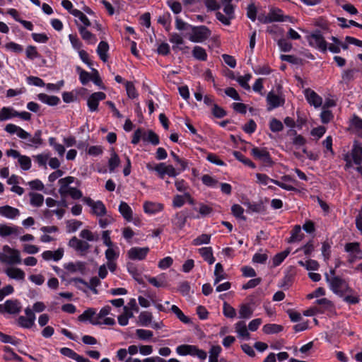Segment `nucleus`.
Returning <instances> with one entry per match:
<instances>
[{"instance_id":"1","label":"nucleus","mask_w":362,"mask_h":362,"mask_svg":"<svg viewBox=\"0 0 362 362\" xmlns=\"http://www.w3.org/2000/svg\"><path fill=\"white\" fill-rule=\"evenodd\" d=\"M325 279L333 293L340 297H343L346 293H351L353 291L349 286L346 281L339 276L329 277L328 274H325Z\"/></svg>"},{"instance_id":"2","label":"nucleus","mask_w":362,"mask_h":362,"mask_svg":"<svg viewBox=\"0 0 362 362\" xmlns=\"http://www.w3.org/2000/svg\"><path fill=\"white\" fill-rule=\"evenodd\" d=\"M176 351L181 356L190 355L197 356L202 361L205 360L207 356V354L205 351L198 349V347L194 345L182 344L178 346L176 349Z\"/></svg>"},{"instance_id":"3","label":"nucleus","mask_w":362,"mask_h":362,"mask_svg":"<svg viewBox=\"0 0 362 362\" xmlns=\"http://www.w3.org/2000/svg\"><path fill=\"white\" fill-rule=\"evenodd\" d=\"M191 34L189 36V40L193 42H202L208 39L211 32L205 25L192 26L191 27Z\"/></svg>"},{"instance_id":"4","label":"nucleus","mask_w":362,"mask_h":362,"mask_svg":"<svg viewBox=\"0 0 362 362\" xmlns=\"http://www.w3.org/2000/svg\"><path fill=\"white\" fill-rule=\"evenodd\" d=\"M307 39L310 46L317 48L323 52L327 51V43L320 30H316L307 36Z\"/></svg>"},{"instance_id":"5","label":"nucleus","mask_w":362,"mask_h":362,"mask_svg":"<svg viewBox=\"0 0 362 362\" xmlns=\"http://www.w3.org/2000/svg\"><path fill=\"white\" fill-rule=\"evenodd\" d=\"M84 203L92 209V213L97 216H103L106 215L107 209L105 204L101 201L94 202L90 197H83V199Z\"/></svg>"},{"instance_id":"6","label":"nucleus","mask_w":362,"mask_h":362,"mask_svg":"<svg viewBox=\"0 0 362 362\" xmlns=\"http://www.w3.org/2000/svg\"><path fill=\"white\" fill-rule=\"evenodd\" d=\"M21 305L18 300H7L4 304H0V313L16 315L21 312Z\"/></svg>"},{"instance_id":"7","label":"nucleus","mask_w":362,"mask_h":362,"mask_svg":"<svg viewBox=\"0 0 362 362\" xmlns=\"http://www.w3.org/2000/svg\"><path fill=\"white\" fill-rule=\"evenodd\" d=\"M251 154L255 159L261 160L267 165L271 166L274 163L269 151L264 148L255 147L251 150Z\"/></svg>"},{"instance_id":"8","label":"nucleus","mask_w":362,"mask_h":362,"mask_svg":"<svg viewBox=\"0 0 362 362\" xmlns=\"http://www.w3.org/2000/svg\"><path fill=\"white\" fill-rule=\"evenodd\" d=\"M149 252L148 247H132L127 252V256L132 260H143L146 258L147 254Z\"/></svg>"},{"instance_id":"9","label":"nucleus","mask_w":362,"mask_h":362,"mask_svg":"<svg viewBox=\"0 0 362 362\" xmlns=\"http://www.w3.org/2000/svg\"><path fill=\"white\" fill-rule=\"evenodd\" d=\"M105 98L106 95L103 92H95L91 94L87 100V105L90 111H97L99 102L105 100Z\"/></svg>"},{"instance_id":"10","label":"nucleus","mask_w":362,"mask_h":362,"mask_svg":"<svg viewBox=\"0 0 362 362\" xmlns=\"http://www.w3.org/2000/svg\"><path fill=\"white\" fill-rule=\"evenodd\" d=\"M96 314V311L93 308H88L81 315L78 317V320L81 322L89 320V322L93 325H100L102 324L100 320H98Z\"/></svg>"},{"instance_id":"11","label":"nucleus","mask_w":362,"mask_h":362,"mask_svg":"<svg viewBox=\"0 0 362 362\" xmlns=\"http://www.w3.org/2000/svg\"><path fill=\"white\" fill-rule=\"evenodd\" d=\"M188 217H191V216L187 210L179 211L172 219V223L176 228L181 230L184 228Z\"/></svg>"},{"instance_id":"12","label":"nucleus","mask_w":362,"mask_h":362,"mask_svg":"<svg viewBox=\"0 0 362 362\" xmlns=\"http://www.w3.org/2000/svg\"><path fill=\"white\" fill-rule=\"evenodd\" d=\"M305 96L308 103L315 107H319L322 104V98L319 96L314 90L307 88L304 91Z\"/></svg>"},{"instance_id":"13","label":"nucleus","mask_w":362,"mask_h":362,"mask_svg":"<svg viewBox=\"0 0 362 362\" xmlns=\"http://www.w3.org/2000/svg\"><path fill=\"white\" fill-rule=\"evenodd\" d=\"M3 251L8 254V264H18L21 263L20 252L18 250L13 249L8 245L3 247Z\"/></svg>"},{"instance_id":"14","label":"nucleus","mask_w":362,"mask_h":362,"mask_svg":"<svg viewBox=\"0 0 362 362\" xmlns=\"http://www.w3.org/2000/svg\"><path fill=\"white\" fill-rule=\"evenodd\" d=\"M5 273L10 279L18 281H23L25 276V272L17 267H8L5 269Z\"/></svg>"},{"instance_id":"15","label":"nucleus","mask_w":362,"mask_h":362,"mask_svg":"<svg viewBox=\"0 0 362 362\" xmlns=\"http://www.w3.org/2000/svg\"><path fill=\"white\" fill-rule=\"evenodd\" d=\"M69 245L77 251L85 252L88 250L90 245L88 243L73 237L69 242Z\"/></svg>"},{"instance_id":"16","label":"nucleus","mask_w":362,"mask_h":362,"mask_svg":"<svg viewBox=\"0 0 362 362\" xmlns=\"http://www.w3.org/2000/svg\"><path fill=\"white\" fill-rule=\"evenodd\" d=\"M352 158L356 165H360L362 163V145L356 141L354 142L352 152Z\"/></svg>"},{"instance_id":"17","label":"nucleus","mask_w":362,"mask_h":362,"mask_svg":"<svg viewBox=\"0 0 362 362\" xmlns=\"http://www.w3.org/2000/svg\"><path fill=\"white\" fill-rule=\"evenodd\" d=\"M20 212L18 209L13 208L8 205L0 206V215L8 218L13 219L19 215Z\"/></svg>"},{"instance_id":"18","label":"nucleus","mask_w":362,"mask_h":362,"mask_svg":"<svg viewBox=\"0 0 362 362\" xmlns=\"http://www.w3.org/2000/svg\"><path fill=\"white\" fill-rule=\"evenodd\" d=\"M63 255H64L63 249L59 248L54 252H52L50 250L45 251L42 254V257L45 260H47V261L51 260V259H53L54 261H58L62 258Z\"/></svg>"},{"instance_id":"19","label":"nucleus","mask_w":362,"mask_h":362,"mask_svg":"<svg viewBox=\"0 0 362 362\" xmlns=\"http://www.w3.org/2000/svg\"><path fill=\"white\" fill-rule=\"evenodd\" d=\"M267 101L268 103V110H272L274 108L278 107L281 105V98L277 95L269 92L267 96Z\"/></svg>"},{"instance_id":"20","label":"nucleus","mask_w":362,"mask_h":362,"mask_svg":"<svg viewBox=\"0 0 362 362\" xmlns=\"http://www.w3.org/2000/svg\"><path fill=\"white\" fill-rule=\"evenodd\" d=\"M163 209V205L160 203L146 202L144 204V210L147 214H155Z\"/></svg>"},{"instance_id":"21","label":"nucleus","mask_w":362,"mask_h":362,"mask_svg":"<svg viewBox=\"0 0 362 362\" xmlns=\"http://www.w3.org/2000/svg\"><path fill=\"white\" fill-rule=\"evenodd\" d=\"M19 228L13 226H10L6 224H0V236L6 237L11 235H18Z\"/></svg>"},{"instance_id":"22","label":"nucleus","mask_w":362,"mask_h":362,"mask_svg":"<svg viewBox=\"0 0 362 362\" xmlns=\"http://www.w3.org/2000/svg\"><path fill=\"white\" fill-rule=\"evenodd\" d=\"M109 50V45L107 42L101 41L97 48V53L100 57V59L106 62L108 59L107 52Z\"/></svg>"},{"instance_id":"23","label":"nucleus","mask_w":362,"mask_h":362,"mask_svg":"<svg viewBox=\"0 0 362 362\" xmlns=\"http://www.w3.org/2000/svg\"><path fill=\"white\" fill-rule=\"evenodd\" d=\"M119 211L126 221H131L132 220V210L126 202H121L119 206Z\"/></svg>"},{"instance_id":"24","label":"nucleus","mask_w":362,"mask_h":362,"mask_svg":"<svg viewBox=\"0 0 362 362\" xmlns=\"http://www.w3.org/2000/svg\"><path fill=\"white\" fill-rule=\"evenodd\" d=\"M199 252L203 259L209 264H212L215 262V258L213 255V250L211 247L199 248Z\"/></svg>"},{"instance_id":"25","label":"nucleus","mask_w":362,"mask_h":362,"mask_svg":"<svg viewBox=\"0 0 362 362\" xmlns=\"http://www.w3.org/2000/svg\"><path fill=\"white\" fill-rule=\"evenodd\" d=\"M79 33L81 35V37L88 42L89 44H95L97 42L96 37L92 34L90 31H88L85 27L79 26L78 27Z\"/></svg>"},{"instance_id":"26","label":"nucleus","mask_w":362,"mask_h":362,"mask_svg":"<svg viewBox=\"0 0 362 362\" xmlns=\"http://www.w3.org/2000/svg\"><path fill=\"white\" fill-rule=\"evenodd\" d=\"M37 97L42 103L52 106L57 105L60 102V99L58 97L54 95H48L45 93H40Z\"/></svg>"},{"instance_id":"27","label":"nucleus","mask_w":362,"mask_h":362,"mask_svg":"<svg viewBox=\"0 0 362 362\" xmlns=\"http://www.w3.org/2000/svg\"><path fill=\"white\" fill-rule=\"evenodd\" d=\"M315 303L320 305V307L317 308L319 310H323V313L325 311H332L334 309L333 303L325 298L317 300Z\"/></svg>"},{"instance_id":"28","label":"nucleus","mask_w":362,"mask_h":362,"mask_svg":"<svg viewBox=\"0 0 362 362\" xmlns=\"http://www.w3.org/2000/svg\"><path fill=\"white\" fill-rule=\"evenodd\" d=\"M269 14L271 18V23L286 21V19L289 18V16H284L280 9H272Z\"/></svg>"},{"instance_id":"29","label":"nucleus","mask_w":362,"mask_h":362,"mask_svg":"<svg viewBox=\"0 0 362 362\" xmlns=\"http://www.w3.org/2000/svg\"><path fill=\"white\" fill-rule=\"evenodd\" d=\"M143 141L149 142L154 146L158 145L160 142L158 136L152 130H148L147 132H144Z\"/></svg>"},{"instance_id":"30","label":"nucleus","mask_w":362,"mask_h":362,"mask_svg":"<svg viewBox=\"0 0 362 362\" xmlns=\"http://www.w3.org/2000/svg\"><path fill=\"white\" fill-rule=\"evenodd\" d=\"M303 233L301 232L300 226L296 225L291 230V235L288 240V243L299 242L303 238Z\"/></svg>"},{"instance_id":"31","label":"nucleus","mask_w":362,"mask_h":362,"mask_svg":"<svg viewBox=\"0 0 362 362\" xmlns=\"http://www.w3.org/2000/svg\"><path fill=\"white\" fill-rule=\"evenodd\" d=\"M215 279L214 284H218L221 281L226 279V274L224 273L223 266L221 263H217L215 266L214 270Z\"/></svg>"},{"instance_id":"32","label":"nucleus","mask_w":362,"mask_h":362,"mask_svg":"<svg viewBox=\"0 0 362 362\" xmlns=\"http://www.w3.org/2000/svg\"><path fill=\"white\" fill-rule=\"evenodd\" d=\"M4 351L5 352V354L3 358L6 361L16 360L20 362L23 361L22 358L14 353L12 349L9 346H4Z\"/></svg>"},{"instance_id":"33","label":"nucleus","mask_w":362,"mask_h":362,"mask_svg":"<svg viewBox=\"0 0 362 362\" xmlns=\"http://www.w3.org/2000/svg\"><path fill=\"white\" fill-rule=\"evenodd\" d=\"M262 330L267 334H276L283 330V327L276 324H267L263 327Z\"/></svg>"},{"instance_id":"34","label":"nucleus","mask_w":362,"mask_h":362,"mask_svg":"<svg viewBox=\"0 0 362 362\" xmlns=\"http://www.w3.org/2000/svg\"><path fill=\"white\" fill-rule=\"evenodd\" d=\"M29 196L30 197V204L39 207L42 205L44 202V197L41 194L35 192H30Z\"/></svg>"},{"instance_id":"35","label":"nucleus","mask_w":362,"mask_h":362,"mask_svg":"<svg viewBox=\"0 0 362 362\" xmlns=\"http://www.w3.org/2000/svg\"><path fill=\"white\" fill-rule=\"evenodd\" d=\"M193 57L201 61H206L207 59V54L206 50L199 46H195L192 50Z\"/></svg>"},{"instance_id":"36","label":"nucleus","mask_w":362,"mask_h":362,"mask_svg":"<svg viewBox=\"0 0 362 362\" xmlns=\"http://www.w3.org/2000/svg\"><path fill=\"white\" fill-rule=\"evenodd\" d=\"M170 310L177 316V317L183 323L189 324L191 322L190 319L186 315H185L182 311L177 305H172Z\"/></svg>"},{"instance_id":"37","label":"nucleus","mask_w":362,"mask_h":362,"mask_svg":"<svg viewBox=\"0 0 362 362\" xmlns=\"http://www.w3.org/2000/svg\"><path fill=\"white\" fill-rule=\"evenodd\" d=\"M35 320L30 318V317H27L25 316H20L18 318L17 323L21 327L29 329V328H31L34 325Z\"/></svg>"},{"instance_id":"38","label":"nucleus","mask_w":362,"mask_h":362,"mask_svg":"<svg viewBox=\"0 0 362 362\" xmlns=\"http://www.w3.org/2000/svg\"><path fill=\"white\" fill-rule=\"evenodd\" d=\"M119 163L120 160L118 155L115 151H113L111 153V157L108 160V167L110 172H114L115 168L119 166Z\"/></svg>"},{"instance_id":"39","label":"nucleus","mask_w":362,"mask_h":362,"mask_svg":"<svg viewBox=\"0 0 362 362\" xmlns=\"http://www.w3.org/2000/svg\"><path fill=\"white\" fill-rule=\"evenodd\" d=\"M233 154L237 160H240L244 164L250 166L252 168H256L255 164L251 160L245 157V156L240 151H233Z\"/></svg>"},{"instance_id":"40","label":"nucleus","mask_w":362,"mask_h":362,"mask_svg":"<svg viewBox=\"0 0 362 362\" xmlns=\"http://www.w3.org/2000/svg\"><path fill=\"white\" fill-rule=\"evenodd\" d=\"M223 313L225 317L228 318H234L236 316L235 309L226 301L223 305Z\"/></svg>"},{"instance_id":"41","label":"nucleus","mask_w":362,"mask_h":362,"mask_svg":"<svg viewBox=\"0 0 362 362\" xmlns=\"http://www.w3.org/2000/svg\"><path fill=\"white\" fill-rule=\"evenodd\" d=\"M124 313L118 317V322L122 326L127 325L129 322V318L133 316L132 313L128 310L127 306L124 307Z\"/></svg>"},{"instance_id":"42","label":"nucleus","mask_w":362,"mask_h":362,"mask_svg":"<svg viewBox=\"0 0 362 362\" xmlns=\"http://www.w3.org/2000/svg\"><path fill=\"white\" fill-rule=\"evenodd\" d=\"M244 205L247 206V211L250 212L259 213L261 211H263L264 209V207L262 202L250 203L248 202H245Z\"/></svg>"},{"instance_id":"43","label":"nucleus","mask_w":362,"mask_h":362,"mask_svg":"<svg viewBox=\"0 0 362 362\" xmlns=\"http://www.w3.org/2000/svg\"><path fill=\"white\" fill-rule=\"evenodd\" d=\"M152 318V314L148 311L141 312L139 315V320L143 326H148L151 323Z\"/></svg>"},{"instance_id":"44","label":"nucleus","mask_w":362,"mask_h":362,"mask_svg":"<svg viewBox=\"0 0 362 362\" xmlns=\"http://www.w3.org/2000/svg\"><path fill=\"white\" fill-rule=\"evenodd\" d=\"M221 351L220 346H212L209 351V362H218V357Z\"/></svg>"},{"instance_id":"45","label":"nucleus","mask_w":362,"mask_h":362,"mask_svg":"<svg viewBox=\"0 0 362 362\" xmlns=\"http://www.w3.org/2000/svg\"><path fill=\"white\" fill-rule=\"evenodd\" d=\"M235 330L240 337L249 338L250 334L244 322H237Z\"/></svg>"},{"instance_id":"46","label":"nucleus","mask_w":362,"mask_h":362,"mask_svg":"<svg viewBox=\"0 0 362 362\" xmlns=\"http://www.w3.org/2000/svg\"><path fill=\"white\" fill-rule=\"evenodd\" d=\"M169 41L174 44L173 49H175V47H178L184 43L182 37L176 33H173L169 35Z\"/></svg>"},{"instance_id":"47","label":"nucleus","mask_w":362,"mask_h":362,"mask_svg":"<svg viewBox=\"0 0 362 362\" xmlns=\"http://www.w3.org/2000/svg\"><path fill=\"white\" fill-rule=\"evenodd\" d=\"M239 315L240 318H250L252 315V310L247 304H242L240 307Z\"/></svg>"},{"instance_id":"48","label":"nucleus","mask_w":362,"mask_h":362,"mask_svg":"<svg viewBox=\"0 0 362 362\" xmlns=\"http://www.w3.org/2000/svg\"><path fill=\"white\" fill-rule=\"evenodd\" d=\"M344 250L350 253H361L360 243L358 242L349 243L345 245Z\"/></svg>"},{"instance_id":"49","label":"nucleus","mask_w":362,"mask_h":362,"mask_svg":"<svg viewBox=\"0 0 362 362\" xmlns=\"http://www.w3.org/2000/svg\"><path fill=\"white\" fill-rule=\"evenodd\" d=\"M13 109L12 107H4L0 110V121L7 120L13 118Z\"/></svg>"},{"instance_id":"50","label":"nucleus","mask_w":362,"mask_h":362,"mask_svg":"<svg viewBox=\"0 0 362 362\" xmlns=\"http://www.w3.org/2000/svg\"><path fill=\"white\" fill-rule=\"evenodd\" d=\"M269 128L273 132H279L283 130L284 125L280 120L272 118L269 122Z\"/></svg>"},{"instance_id":"51","label":"nucleus","mask_w":362,"mask_h":362,"mask_svg":"<svg viewBox=\"0 0 362 362\" xmlns=\"http://www.w3.org/2000/svg\"><path fill=\"white\" fill-rule=\"evenodd\" d=\"M65 268L71 272H76L77 271L82 272L84 269L85 266L83 262H80L76 263L69 262L65 266Z\"/></svg>"},{"instance_id":"52","label":"nucleus","mask_w":362,"mask_h":362,"mask_svg":"<svg viewBox=\"0 0 362 362\" xmlns=\"http://www.w3.org/2000/svg\"><path fill=\"white\" fill-rule=\"evenodd\" d=\"M232 214L238 218L243 221L246 220V217L243 216L244 209L239 204H233L231 207Z\"/></svg>"},{"instance_id":"53","label":"nucleus","mask_w":362,"mask_h":362,"mask_svg":"<svg viewBox=\"0 0 362 362\" xmlns=\"http://www.w3.org/2000/svg\"><path fill=\"white\" fill-rule=\"evenodd\" d=\"M136 334L141 340H148L153 337V332L147 329H137Z\"/></svg>"},{"instance_id":"54","label":"nucleus","mask_w":362,"mask_h":362,"mask_svg":"<svg viewBox=\"0 0 362 362\" xmlns=\"http://www.w3.org/2000/svg\"><path fill=\"white\" fill-rule=\"evenodd\" d=\"M18 161L23 170H28L31 167V160L28 156H21Z\"/></svg>"},{"instance_id":"55","label":"nucleus","mask_w":362,"mask_h":362,"mask_svg":"<svg viewBox=\"0 0 362 362\" xmlns=\"http://www.w3.org/2000/svg\"><path fill=\"white\" fill-rule=\"evenodd\" d=\"M82 226V222L77 220H69L66 221L68 232H75Z\"/></svg>"},{"instance_id":"56","label":"nucleus","mask_w":362,"mask_h":362,"mask_svg":"<svg viewBox=\"0 0 362 362\" xmlns=\"http://www.w3.org/2000/svg\"><path fill=\"white\" fill-rule=\"evenodd\" d=\"M211 235L208 234H202L194 239L192 244L194 245H200L202 244H208L210 243Z\"/></svg>"},{"instance_id":"57","label":"nucleus","mask_w":362,"mask_h":362,"mask_svg":"<svg viewBox=\"0 0 362 362\" xmlns=\"http://www.w3.org/2000/svg\"><path fill=\"white\" fill-rule=\"evenodd\" d=\"M74 281L83 284L86 286H96L97 287L98 286H99L100 284V279L98 277H96V276L92 277L90 279L89 283H87L83 279H80V278L75 279Z\"/></svg>"},{"instance_id":"58","label":"nucleus","mask_w":362,"mask_h":362,"mask_svg":"<svg viewBox=\"0 0 362 362\" xmlns=\"http://www.w3.org/2000/svg\"><path fill=\"white\" fill-rule=\"evenodd\" d=\"M127 93L130 98H136L138 96L136 90L133 83L127 81L125 83Z\"/></svg>"},{"instance_id":"59","label":"nucleus","mask_w":362,"mask_h":362,"mask_svg":"<svg viewBox=\"0 0 362 362\" xmlns=\"http://www.w3.org/2000/svg\"><path fill=\"white\" fill-rule=\"evenodd\" d=\"M167 4L170 8L172 11L175 14H178L182 11V5L178 1H175L174 0H168Z\"/></svg>"},{"instance_id":"60","label":"nucleus","mask_w":362,"mask_h":362,"mask_svg":"<svg viewBox=\"0 0 362 362\" xmlns=\"http://www.w3.org/2000/svg\"><path fill=\"white\" fill-rule=\"evenodd\" d=\"M251 78V75L250 74H245V76H240L237 78V81L239 84L245 89L250 90V86L248 84V81Z\"/></svg>"},{"instance_id":"61","label":"nucleus","mask_w":362,"mask_h":362,"mask_svg":"<svg viewBox=\"0 0 362 362\" xmlns=\"http://www.w3.org/2000/svg\"><path fill=\"white\" fill-rule=\"evenodd\" d=\"M278 45L283 52H289L292 49V44L284 38L279 40Z\"/></svg>"},{"instance_id":"62","label":"nucleus","mask_w":362,"mask_h":362,"mask_svg":"<svg viewBox=\"0 0 362 362\" xmlns=\"http://www.w3.org/2000/svg\"><path fill=\"white\" fill-rule=\"evenodd\" d=\"M26 56L30 59H34L35 58L39 57V53L37 51V49L35 46L29 45L28 46L26 51Z\"/></svg>"},{"instance_id":"63","label":"nucleus","mask_w":362,"mask_h":362,"mask_svg":"<svg viewBox=\"0 0 362 362\" xmlns=\"http://www.w3.org/2000/svg\"><path fill=\"white\" fill-rule=\"evenodd\" d=\"M203 184L208 187H215L218 184V181L209 175H204L202 177Z\"/></svg>"},{"instance_id":"64","label":"nucleus","mask_w":362,"mask_h":362,"mask_svg":"<svg viewBox=\"0 0 362 362\" xmlns=\"http://www.w3.org/2000/svg\"><path fill=\"white\" fill-rule=\"evenodd\" d=\"M352 124L357 130L358 134L362 136V119L357 116H354L352 120Z\"/></svg>"}]
</instances>
